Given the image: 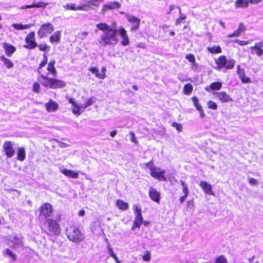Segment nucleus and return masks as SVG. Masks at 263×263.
<instances>
[{
	"label": "nucleus",
	"instance_id": "f257e3e1",
	"mask_svg": "<svg viewBox=\"0 0 263 263\" xmlns=\"http://www.w3.org/2000/svg\"><path fill=\"white\" fill-rule=\"evenodd\" d=\"M108 32V33L101 36V41L104 46L116 44L118 41L116 37V34L118 33L122 37V45L126 46L129 43L126 32L124 28H121L119 30L112 28V31Z\"/></svg>",
	"mask_w": 263,
	"mask_h": 263
},
{
	"label": "nucleus",
	"instance_id": "f03ea898",
	"mask_svg": "<svg viewBox=\"0 0 263 263\" xmlns=\"http://www.w3.org/2000/svg\"><path fill=\"white\" fill-rule=\"evenodd\" d=\"M61 221V216H59L56 219L47 218L45 221L44 232L50 236H58L62 231V228L60 222Z\"/></svg>",
	"mask_w": 263,
	"mask_h": 263
},
{
	"label": "nucleus",
	"instance_id": "7ed1b4c3",
	"mask_svg": "<svg viewBox=\"0 0 263 263\" xmlns=\"http://www.w3.org/2000/svg\"><path fill=\"white\" fill-rule=\"evenodd\" d=\"M40 79H42L44 80L41 82V84L43 86L50 89H57L64 88L66 85V82L62 80L49 77L43 74H41L39 77L38 80H39Z\"/></svg>",
	"mask_w": 263,
	"mask_h": 263
},
{
	"label": "nucleus",
	"instance_id": "20e7f679",
	"mask_svg": "<svg viewBox=\"0 0 263 263\" xmlns=\"http://www.w3.org/2000/svg\"><path fill=\"white\" fill-rule=\"evenodd\" d=\"M66 236L69 240L75 243L80 242L84 239V235L74 226H71L67 228Z\"/></svg>",
	"mask_w": 263,
	"mask_h": 263
},
{
	"label": "nucleus",
	"instance_id": "39448f33",
	"mask_svg": "<svg viewBox=\"0 0 263 263\" xmlns=\"http://www.w3.org/2000/svg\"><path fill=\"white\" fill-rule=\"evenodd\" d=\"M146 166L148 167L150 170L151 176L160 181H166V178L165 177V171L162 170L159 167L154 166L152 161H150L145 164Z\"/></svg>",
	"mask_w": 263,
	"mask_h": 263
},
{
	"label": "nucleus",
	"instance_id": "423d86ee",
	"mask_svg": "<svg viewBox=\"0 0 263 263\" xmlns=\"http://www.w3.org/2000/svg\"><path fill=\"white\" fill-rule=\"evenodd\" d=\"M235 60L230 59L228 60L226 56L222 55L219 56L217 59L215 60V64L216 65V69L218 70L224 68L226 70L232 69L235 65Z\"/></svg>",
	"mask_w": 263,
	"mask_h": 263
},
{
	"label": "nucleus",
	"instance_id": "0eeeda50",
	"mask_svg": "<svg viewBox=\"0 0 263 263\" xmlns=\"http://www.w3.org/2000/svg\"><path fill=\"white\" fill-rule=\"evenodd\" d=\"M53 209L51 204L46 202L42 204L39 209V218H49L53 213Z\"/></svg>",
	"mask_w": 263,
	"mask_h": 263
},
{
	"label": "nucleus",
	"instance_id": "6e6552de",
	"mask_svg": "<svg viewBox=\"0 0 263 263\" xmlns=\"http://www.w3.org/2000/svg\"><path fill=\"white\" fill-rule=\"evenodd\" d=\"M25 44L24 47L28 50H32L37 47V43L36 41L35 33L32 31L27 34L25 37Z\"/></svg>",
	"mask_w": 263,
	"mask_h": 263
},
{
	"label": "nucleus",
	"instance_id": "1a4fd4ad",
	"mask_svg": "<svg viewBox=\"0 0 263 263\" xmlns=\"http://www.w3.org/2000/svg\"><path fill=\"white\" fill-rule=\"evenodd\" d=\"M54 31L53 25L50 23H47L42 24L37 31V35L40 39H42L47 36L49 34H51Z\"/></svg>",
	"mask_w": 263,
	"mask_h": 263
},
{
	"label": "nucleus",
	"instance_id": "9d476101",
	"mask_svg": "<svg viewBox=\"0 0 263 263\" xmlns=\"http://www.w3.org/2000/svg\"><path fill=\"white\" fill-rule=\"evenodd\" d=\"M98 0H90L87 2V4H84L82 5L76 6V4L73 3L67 4L66 5L64 6V8L65 10H86L87 7L90 6V5H96L95 2H98Z\"/></svg>",
	"mask_w": 263,
	"mask_h": 263
},
{
	"label": "nucleus",
	"instance_id": "9b49d317",
	"mask_svg": "<svg viewBox=\"0 0 263 263\" xmlns=\"http://www.w3.org/2000/svg\"><path fill=\"white\" fill-rule=\"evenodd\" d=\"M134 212L135 214V218L133 223V229L136 228H139L143 222L141 209L138 206H136Z\"/></svg>",
	"mask_w": 263,
	"mask_h": 263
},
{
	"label": "nucleus",
	"instance_id": "f8f14e48",
	"mask_svg": "<svg viewBox=\"0 0 263 263\" xmlns=\"http://www.w3.org/2000/svg\"><path fill=\"white\" fill-rule=\"evenodd\" d=\"M3 148L5 154L8 158L12 157L15 154V150L11 141H5L3 145Z\"/></svg>",
	"mask_w": 263,
	"mask_h": 263
},
{
	"label": "nucleus",
	"instance_id": "ddd939ff",
	"mask_svg": "<svg viewBox=\"0 0 263 263\" xmlns=\"http://www.w3.org/2000/svg\"><path fill=\"white\" fill-rule=\"evenodd\" d=\"M213 95L215 96V97L217 99L222 103H227L233 101L231 96L224 91L214 92Z\"/></svg>",
	"mask_w": 263,
	"mask_h": 263
},
{
	"label": "nucleus",
	"instance_id": "4468645a",
	"mask_svg": "<svg viewBox=\"0 0 263 263\" xmlns=\"http://www.w3.org/2000/svg\"><path fill=\"white\" fill-rule=\"evenodd\" d=\"M148 196L149 198L157 204L160 202L161 193L156 189L151 186L148 191Z\"/></svg>",
	"mask_w": 263,
	"mask_h": 263
},
{
	"label": "nucleus",
	"instance_id": "2eb2a0df",
	"mask_svg": "<svg viewBox=\"0 0 263 263\" xmlns=\"http://www.w3.org/2000/svg\"><path fill=\"white\" fill-rule=\"evenodd\" d=\"M89 70L94 74L96 78L99 79H104L106 78V68L105 66L101 68V72L96 67H91L89 68Z\"/></svg>",
	"mask_w": 263,
	"mask_h": 263
},
{
	"label": "nucleus",
	"instance_id": "dca6fc26",
	"mask_svg": "<svg viewBox=\"0 0 263 263\" xmlns=\"http://www.w3.org/2000/svg\"><path fill=\"white\" fill-rule=\"evenodd\" d=\"M67 100L68 102L73 106V108H72V112L77 116H80L84 111L83 110L82 111L81 110V108H82V106L79 105L74 98H68Z\"/></svg>",
	"mask_w": 263,
	"mask_h": 263
},
{
	"label": "nucleus",
	"instance_id": "f3484780",
	"mask_svg": "<svg viewBox=\"0 0 263 263\" xmlns=\"http://www.w3.org/2000/svg\"><path fill=\"white\" fill-rule=\"evenodd\" d=\"M121 4L118 2H111L104 4L102 6L101 12L104 13L110 10H114L120 8Z\"/></svg>",
	"mask_w": 263,
	"mask_h": 263
},
{
	"label": "nucleus",
	"instance_id": "a211bd4d",
	"mask_svg": "<svg viewBox=\"0 0 263 263\" xmlns=\"http://www.w3.org/2000/svg\"><path fill=\"white\" fill-rule=\"evenodd\" d=\"M3 47L7 56L10 57L16 50V48L13 45L8 43H4Z\"/></svg>",
	"mask_w": 263,
	"mask_h": 263
},
{
	"label": "nucleus",
	"instance_id": "6ab92c4d",
	"mask_svg": "<svg viewBox=\"0 0 263 263\" xmlns=\"http://www.w3.org/2000/svg\"><path fill=\"white\" fill-rule=\"evenodd\" d=\"M45 106L48 112H52L55 111L58 109L59 105L56 102L50 99L45 104Z\"/></svg>",
	"mask_w": 263,
	"mask_h": 263
},
{
	"label": "nucleus",
	"instance_id": "aec40b11",
	"mask_svg": "<svg viewBox=\"0 0 263 263\" xmlns=\"http://www.w3.org/2000/svg\"><path fill=\"white\" fill-rule=\"evenodd\" d=\"M200 186L202 188L203 192L208 195H214L212 190V185L205 181H201L199 183Z\"/></svg>",
	"mask_w": 263,
	"mask_h": 263
},
{
	"label": "nucleus",
	"instance_id": "412c9836",
	"mask_svg": "<svg viewBox=\"0 0 263 263\" xmlns=\"http://www.w3.org/2000/svg\"><path fill=\"white\" fill-rule=\"evenodd\" d=\"M246 30V27L244 26L243 23L240 22L238 25V28L233 33L228 34V37H238L240 34Z\"/></svg>",
	"mask_w": 263,
	"mask_h": 263
},
{
	"label": "nucleus",
	"instance_id": "4be33fe9",
	"mask_svg": "<svg viewBox=\"0 0 263 263\" xmlns=\"http://www.w3.org/2000/svg\"><path fill=\"white\" fill-rule=\"evenodd\" d=\"M55 61L54 60H51L47 64V70L49 73H51L53 76L55 77L57 75V71L55 67Z\"/></svg>",
	"mask_w": 263,
	"mask_h": 263
},
{
	"label": "nucleus",
	"instance_id": "5701e85b",
	"mask_svg": "<svg viewBox=\"0 0 263 263\" xmlns=\"http://www.w3.org/2000/svg\"><path fill=\"white\" fill-rule=\"evenodd\" d=\"M61 172L67 177L71 178H78L79 177L78 173L73 171L72 170L63 169L61 171Z\"/></svg>",
	"mask_w": 263,
	"mask_h": 263
},
{
	"label": "nucleus",
	"instance_id": "b1692460",
	"mask_svg": "<svg viewBox=\"0 0 263 263\" xmlns=\"http://www.w3.org/2000/svg\"><path fill=\"white\" fill-rule=\"evenodd\" d=\"M262 46L263 41L255 44V45L251 47L250 48L251 50H255L256 54L258 56H261L263 54V49H262Z\"/></svg>",
	"mask_w": 263,
	"mask_h": 263
},
{
	"label": "nucleus",
	"instance_id": "393cba45",
	"mask_svg": "<svg viewBox=\"0 0 263 263\" xmlns=\"http://www.w3.org/2000/svg\"><path fill=\"white\" fill-rule=\"evenodd\" d=\"M0 60L2 61L7 69L12 68L14 66V64L11 60L7 58L4 55L0 57Z\"/></svg>",
	"mask_w": 263,
	"mask_h": 263
},
{
	"label": "nucleus",
	"instance_id": "a878e982",
	"mask_svg": "<svg viewBox=\"0 0 263 263\" xmlns=\"http://www.w3.org/2000/svg\"><path fill=\"white\" fill-rule=\"evenodd\" d=\"M25 158L26 152L25 148L23 147H18L17 149L16 159L20 161H23Z\"/></svg>",
	"mask_w": 263,
	"mask_h": 263
},
{
	"label": "nucleus",
	"instance_id": "bb28decb",
	"mask_svg": "<svg viewBox=\"0 0 263 263\" xmlns=\"http://www.w3.org/2000/svg\"><path fill=\"white\" fill-rule=\"evenodd\" d=\"M61 33L60 31H57L53 34L50 36L49 41L51 43H58L61 39Z\"/></svg>",
	"mask_w": 263,
	"mask_h": 263
},
{
	"label": "nucleus",
	"instance_id": "cd10ccee",
	"mask_svg": "<svg viewBox=\"0 0 263 263\" xmlns=\"http://www.w3.org/2000/svg\"><path fill=\"white\" fill-rule=\"evenodd\" d=\"M207 50L212 54H217L222 52V49L219 45H213L211 47H208Z\"/></svg>",
	"mask_w": 263,
	"mask_h": 263
},
{
	"label": "nucleus",
	"instance_id": "c85d7f7f",
	"mask_svg": "<svg viewBox=\"0 0 263 263\" xmlns=\"http://www.w3.org/2000/svg\"><path fill=\"white\" fill-rule=\"evenodd\" d=\"M249 6L248 0H237L235 2V8H247Z\"/></svg>",
	"mask_w": 263,
	"mask_h": 263
},
{
	"label": "nucleus",
	"instance_id": "c756f323",
	"mask_svg": "<svg viewBox=\"0 0 263 263\" xmlns=\"http://www.w3.org/2000/svg\"><path fill=\"white\" fill-rule=\"evenodd\" d=\"M116 205L120 210L123 211L127 210L128 208V203L121 199L116 200Z\"/></svg>",
	"mask_w": 263,
	"mask_h": 263
},
{
	"label": "nucleus",
	"instance_id": "7c9ffc66",
	"mask_svg": "<svg viewBox=\"0 0 263 263\" xmlns=\"http://www.w3.org/2000/svg\"><path fill=\"white\" fill-rule=\"evenodd\" d=\"M12 26L15 29L17 30H24V29H28V28H30L31 27H32L33 26V24H29L23 25L21 24L14 23V24H13Z\"/></svg>",
	"mask_w": 263,
	"mask_h": 263
},
{
	"label": "nucleus",
	"instance_id": "2f4dec72",
	"mask_svg": "<svg viewBox=\"0 0 263 263\" xmlns=\"http://www.w3.org/2000/svg\"><path fill=\"white\" fill-rule=\"evenodd\" d=\"M97 28L100 30L102 31H112V28L108 25L106 23H101L97 24L96 25Z\"/></svg>",
	"mask_w": 263,
	"mask_h": 263
},
{
	"label": "nucleus",
	"instance_id": "473e14b6",
	"mask_svg": "<svg viewBox=\"0 0 263 263\" xmlns=\"http://www.w3.org/2000/svg\"><path fill=\"white\" fill-rule=\"evenodd\" d=\"M43 60L39 64V67L37 69V71L39 74L41 73L40 70L42 69V67H44L46 64H47L48 62V57L46 53H44L43 54Z\"/></svg>",
	"mask_w": 263,
	"mask_h": 263
},
{
	"label": "nucleus",
	"instance_id": "72a5a7b5",
	"mask_svg": "<svg viewBox=\"0 0 263 263\" xmlns=\"http://www.w3.org/2000/svg\"><path fill=\"white\" fill-rule=\"evenodd\" d=\"M193 86L191 83H187L184 85L183 92L186 95H190L193 91Z\"/></svg>",
	"mask_w": 263,
	"mask_h": 263
},
{
	"label": "nucleus",
	"instance_id": "f704fd0d",
	"mask_svg": "<svg viewBox=\"0 0 263 263\" xmlns=\"http://www.w3.org/2000/svg\"><path fill=\"white\" fill-rule=\"evenodd\" d=\"M177 8L179 9V17L175 21V25L176 26L180 25L182 23V20H184L186 18V16L182 13L180 7H177Z\"/></svg>",
	"mask_w": 263,
	"mask_h": 263
},
{
	"label": "nucleus",
	"instance_id": "c9c22d12",
	"mask_svg": "<svg viewBox=\"0 0 263 263\" xmlns=\"http://www.w3.org/2000/svg\"><path fill=\"white\" fill-rule=\"evenodd\" d=\"M96 98L91 97L87 99L86 102L82 106L83 110H84L87 107L92 105L96 101Z\"/></svg>",
	"mask_w": 263,
	"mask_h": 263
},
{
	"label": "nucleus",
	"instance_id": "e433bc0d",
	"mask_svg": "<svg viewBox=\"0 0 263 263\" xmlns=\"http://www.w3.org/2000/svg\"><path fill=\"white\" fill-rule=\"evenodd\" d=\"M37 47L39 48L40 51H43L46 54L51 49L50 46L46 44H37Z\"/></svg>",
	"mask_w": 263,
	"mask_h": 263
},
{
	"label": "nucleus",
	"instance_id": "4c0bfd02",
	"mask_svg": "<svg viewBox=\"0 0 263 263\" xmlns=\"http://www.w3.org/2000/svg\"><path fill=\"white\" fill-rule=\"evenodd\" d=\"M209 87L212 90H218L221 88L222 83L219 82H214L210 85Z\"/></svg>",
	"mask_w": 263,
	"mask_h": 263
},
{
	"label": "nucleus",
	"instance_id": "58836bf2",
	"mask_svg": "<svg viewBox=\"0 0 263 263\" xmlns=\"http://www.w3.org/2000/svg\"><path fill=\"white\" fill-rule=\"evenodd\" d=\"M191 99L193 101L194 106L197 110L202 108L200 103L199 102L198 98L197 97L193 96L192 97Z\"/></svg>",
	"mask_w": 263,
	"mask_h": 263
},
{
	"label": "nucleus",
	"instance_id": "ea45409f",
	"mask_svg": "<svg viewBox=\"0 0 263 263\" xmlns=\"http://www.w3.org/2000/svg\"><path fill=\"white\" fill-rule=\"evenodd\" d=\"M214 263H229L226 257L223 255H220L216 257Z\"/></svg>",
	"mask_w": 263,
	"mask_h": 263
},
{
	"label": "nucleus",
	"instance_id": "a19ab883",
	"mask_svg": "<svg viewBox=\"0 0 263 263\" xmlns=\"http://www.w3.org/2000/svg\"><path fill=\"white\" fill-rule=\"evenodd\" d=\"M40 83L37 81L34 82L32 84V91L34 93H39L40 92Z\"/></svg>",
	"mask_w": 263,
	"mask_h": 263
},
{
	"label": "nucleus",
	"instance_id": "79ce46f5",
	"mask_svg": "<svg viewBox=\"0 0 263 263\" xmlns=\"http://www.w3.org/2000/svg\"><path fill=\"white\" fill-rule=\"evenodd\" d=\"M207 107L209 109L216 110L218 108V105L216 102L212 100H209L207 102Z\"/></svg>",
	"mask_w": 263,
	"mask_h": 263
},
{
	"label": "nucleus",
	"instance_id": "37998d69",
	"mask_svg": "<svg viewBox=\"0 0 263 263\" xmlns=\"http://www.w3.org/2000/svg\"><path fill=\"white\" fill-rule=\"evenodd\" d=\"M140 20L137 17L133 16V30L139 28Z\"/></svg>",
	"mask_w": 263,
	"mask_h": 263
},
{
	"label": "nucleus",
	"instance_id": "c03bdc74",
	"mask_svg": "<svg viewBox=\"0 0 263 263\" xmlns=\"http://www.w3.org/2000/svg\"><path fill=\"white\" fill-rule=\"evenodd\" d=\"M142 259L144 261H149L151 259V252L148 251H146L144 252V254L142 255Z\"/></svg>",
	"mask_w": 263,
	"mask_h": 263
},
{
	"label": "nucleus",
	"instance_id": "a18cd8bd",
	"mask_svg": "<svg viewBox=\"0 0 263 263\" xmlns=\"http://www.w3.org/2000/svg\"><path fill=\"white\" fill-rule=\"evenodd\" d=\"M48 5V3L40 1L36 4H33V8H45Z\"/></svg>",
	"mask_w": 263,
	"mask_h": 263
},
{
	"label": "nucleus",
	"instance_id": "49530a36",
	"mask_svg": "<svg viewBox=\"0 0 263 263\" xmlns=\"http://www.w3.org/2000/svg\"><path fill=\"white\" fill-rule=\"evenodd\" d=\"M5 253L10 257L13 259V260H15L16 258V256L15 254H14L11 250L9 249H6L5 250Z\"/></svg>",
	"mask_w": 263,
	"mask_h": 263
},
{
	"label": "nucleus",
	"instance_id": "de8ad7c7",
	"mask_svg": "<svg viewBox=\"0 0 263 263\" xmlns=\"http://www.w3.org/2000/svg\"><path fill=\"white\" fill-rule=\"evenodd\" d=\"M172 125L175 127L178 132H181L182 130V125L180 123L174 122Z\"/></svg>",
	"mask_w": 263,
	"mask_h": 263
},
{
	"label": "nucleus",
	"instance_id": "09e8293b",
	"mask_svg": "<svg viewBox=\"0 0 263 263\" xmlns=\"http://www.w3.org/2000/svg\"><path fill=\"white\" fill-rule=\"evenodd\" d=\"M186 207L191 210H193L195 207L194 201L191 199L187 201Z\"/></svg>",
	"mask_w": 263,
	"mask_h": 263
},
{
	"label": "nucleus",
	"instance_id": "8fccbe9b",
	"mask_svg": "<svg viewBox=\"0 0 263 263\" xmlns=\"http://www.w3.org/2000/svg\"><path fill=\"white\" fill-rule=\"evenodd\" d=\"M239 79H240L241 82L244 84L249 83L251 82L250 79L249 77H247L246 76V74L245 75L240 77L239 78Z\"/></svg>",
	"mask_w": 263,
	"mask_h": 263
},
{
	"label": "nucleus",
	"instance_id": "3c124183",
	"mask_svg": "<svg viewBox=\"0 0 263 263\" xmlns=\"http://www.w3.org/2000/svg\"><path fill=\"white\" fill-rule=\"evenodd\" d=\"M185 59H187L191 63H195V57L192 53H190L186 55Z\"/></svg>",
	"mask_w": 263,
	"mask_h": 263
},
{
	"label": "nucleus",
	"instance_id": "603ef678",
	"mask_svg": "<svg viewBox=\"0 0 263 263\" xmlns=\"http://www.w3.org/2000/svg\"><path fill=\"white\" fill-rule=\"evenodd\" d=\"M237 73L238 75L239 78L246 74L245 70L240 68L239 65L237 66Z\"/></svg>",
	"mask_w": 263,
	"mask_h": 263
},
{
	"label": "nucleus",
	"instance_id": "864d4df0",
	"mask_svg": "<svg viewBox=\"0 0 263 263\" xmlns=\"http://www.w3.org/2000/svg\"><path fill=\"white\" fill-rule=\"evenodd\" d=\"M183 193H184V195L180 197L179 199L180 203H182L184 202V200L189 195V191H185V192H183Z\"/></svg>",
	"mask_w": 263,
	"mask_h": 263
},
{
	"label": "nucleus",
	"instance_id": "5fc2aeb1",
	"mask_svg": "<svg viewBox=\"0 0 263 263\" xmlns=\"http://www.w3.org/2000/svg\"><path fill=\"white\" fill-rule=\"evenodd\" d=\"M108 250L109 253L110 254V256H111L115 260H117V256L114 253L113 251V249L110 247V246L108 247Z\"/></svg>",
	"mask_w": 263,
	"mask_h": 263
},
{
	"label": "nucleus",
	"instance_id": "6e6d98bb",
	"mask_svg": "<svg viewBox=\"0 0 263 263\" xmlns=\"http://www.w3.org/2000/svg\"><path fill=\"white\" fill-rule=\"evenodd\" d=\"M235 42L238 44V45L240 46H244L248 45L250 43L249 41H240L239 40H236Z\"/></svg>",
	"mask_w": 263,
	"mask_h": 263
},
{
	"label": "nucleus",
	"instance_id": "4d7b16f0",
	"mask_svg": "<svg viewBox=\"0 0 263 263\" xmlns=\"http://www.w3.org/2000/svg\"><path fill=\"white\" fill-rule=\"evenodd\" d=\"M181 185L182 186V192H185V191H189V189L187 184L185 183L183 180H181L180 181Z\"/></svg>",
	"mask_w": 263,
	"mask_h": 263
},
{
	"label": "nucleus",
	"instance_id": "13d9d810",
	"mask_svg": "<svg viewBox=\"0 0 263 263\" xmlns=\"http://www.w3.org/2000/svg\"><path fill=\"white\" fill-rule=\"evenodd\" d=\"M88 34V33L87 32H82L78 34L79 37L81 40H84L85 39V37L87 36V35Z\"/></svg>",
	"mask_w": 263,
	"mask_h": 263
},
{
	"label": "nucleus",
	"instance_id": "bf43d9fd",
	"mask_svg": "<svg viewBox=\"0 0 263 263\" xmlns=\"http://www.w3.org/2000/svg\"><path fill=\"white\" fill-rule=\"evenodd\" d=\"M248 182L251 185H257L258 183V181L256 179H254L253 178H249V180H248Z\"/></svg>",
	"mask_w": 263,
	"mask_h": 263
},
{
	"label": "nucleus",
	"instance_id": "052dcab7",
	"mask_svg": "<svg viewBox=\"0 0 263 263\" xmlns=\"http://www.w3.org/2000/svg\"><path fill=\"white\" fill-rule=\"evenodd\" d=\"M177 6H176L175 5H171L170 6L168 10L166 12L167 14H170L172 11L175 9V8H177Z\"/></svg>",
	"mask_w": 263,
	"mask_h": 263
},
{
	"label": "nucleus",
	"instance_id": "680f3d73",
	"mask_svg": "<svg viewBox=\"0 0 263 263\" xmlns=\"http://www.w3.org/2000/svg\"><path fill=\"white\" fill-rule=\"evenodd\" d=\"M262 0H248L249 3H251V4H256L260 2H261Z\"/></svg>",
	"mask_w": 263,
	"mask_h": 263
},
{
	"label": "nucleus",
	"instance_id": "e2e57ef3",
	"mask_svg": "<svg viewBox=\"0 0 263 263\" xmlns=\"http://www.w3.org/2000/svg\"><path fill=\"white\" fill-rule=\"evenodd\" d=\"M33 8V4L31 5H24L21 7V9H25L27 8Z\"/></svg>",
	"mask_w": 263,
	"mask_h": 263
},
{
	"label": "nucleus",
	"instance_id": "0e129e2a",
	"mask_svg": "<svg viewBox=\"0 0 263 263\" xmlns=\"http://www.w3.org/2000/svg\"><path fill=\"white\" fill-rule=\"evenodd\" d=\"M198 111H199V112H200V116L201 118H203V117H205V114H204V112L203 111V110L202 108L200 109Z\"/></svg>",
	"mask_w": 263,
	"mask_h": 263
},
{
	"label": "nucleus",
	"instance_id": "69168bd1",
	"mask_svg": "<svg viewBox=\"0 0 263 263\" xmlns=\"http://www.w3.org/2000/svg\"><path fill=\"white\" fill-rule=\"evenodd\" d=\"M117 130H112V131H111V132H110V134H110V136L111 137L114 138V137L116 136V135L117 134Z\"/></svg>",
	"mask_w": 263,
	"mask_h": 263
},
{
	"label": "nucleus",
	"instance_id": "338daca9",
	"mask_svg": "<svg viewBox=\"0 0 263 263\" xmlns=\"http://www.w3.org/2000/svg\"><path fill=\"white\" fill-rule=\"evenodd\" d=\"M85 214V212L84 210H81L79 212V215L80 216H83Z\"/></svg>",
	"mask_w": 263,
	"mask_h": 263
},
{
	"label": "nucleus",
	"instance_id": "774afa93",
	"mask_svg": "<svg viewBox=\"0 0 263 263\" xmlns=\"http://www.w3.org/2000/svg\"><path fill=\"white\" fill-rule=\"evenodd\" d=\"M175 34V33L173 31H171L170 32V35L171 36H174Z\"/></svg>",
	"mask_w": 263,
	"mask_h": 263
}]
</instances>
